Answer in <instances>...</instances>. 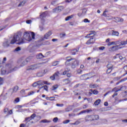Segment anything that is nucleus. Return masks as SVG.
<instances>
[{
	"mask_svg": "<svg viewBox=\"0 0 127 127\" xmlns=\"http://www.w3.org/2000/svg\"><path fill=\"white\" fill-rule=\"evenodd\" d=\"M32 39H35V33L33 32H25L23 34V38L21 37V32H18L13 36L10 41V44H17L20 45L23 43H26V41L30 42Z\"/></svg>",
	"mask_w": 127,
	"mask_h": 127,
	"instance_id": "f257e3e1",
	"label": "nucleus"
},
{
	"mask_svg": "<svg viewBox=\"0 0 127 127\" xmlns=\"http://www.w3.org/2000/svg\"><path fill=\"white\" fill-rule=\"evenodd\" d=\"M32 59V58L31 57H30L25 60L20 59L18 61V63H19V64H20V67H23L24 66H25V65H27V64H28L29 62H30Z\"/></svg>",
	"mask_w": 127,
	"mask_h": 127,
	"instance_id": "f03ea898",
	"label": "nucleus"
},
{
	"mask_svg": "<svg viewBox=\"0 0 127 127\" xmlns=\"http://www.w3.org/2000/svg\"><path fill=\"white\" fill-rule=\"evenodd\" d=\"M43 64V63H39L37 64H33L29 66L28 68H27V71H30L31 70H35L36 69H39L40 67L42 66Z\"/></svg>",
	"mask_w": 127,
	"mask_h": 127,
	"instance_id": "7ed1b4c3",
	"label": "nucleus"
},
{
	"mask_svg": "<svg viewBox=\"0 0 127 127\" xmlns=\"http://www.w3.org/2000/svg\"><path fill=\"white\" fill-rule=\"evenodd\" d=\"M52 35V32L51 31H49L47 33H46L44 35L43 38H41V39L39 40V41H43L44 39H49V37Z\"/></svg>",
	"mask_w": 127,
	"mask_h": 127,
	"instance_id": "20e7f679",
	"label": "nucleus"
},
{
	"mask_svg": "<svg viewBox=\"0 0 127 127\" xmlns=\"http://www.w3.org/2000/svg\"><path fill=\"white\" fill-rule=\"evenodd\" d=\"M122 48H124V47H120L119 45H117L116 46H114L110 48L109 49V51L110 52H114L115 51H118L119 49H122Z\"/></svg>",
	"mask_w": 127,
	"mask_h": 127,
	"instance_id": "39448f33",
	"label": "nucleus"
},
{
	"mask_svg": "<svg viewBox=\"0 0 127 127\" xmlns=\"http://www.w3.org/2000/svg\"><path fill=\"white\" fill-rule=\"evenodd\" d=\"M59 78V72H55L52 76L50 77V79H51L53 81H54L55 79H58Z\"/></svg>",
	"mask_w": 127,
	"mask_h": 127,
	"instance_id": "423d86ee",
	"label": "nucleus"
},
{
	"mask_svg": "<svg viewBox=\"0 0 127 127\" xmlns=\"http://www.w3.org/2000/svg\"><path fill=\"white\" fill-rule=\"evenodd\" d=\"M95 41H96V39L91 38L87 41L86 44H87V45H90V44H94V43H95Z\"/></svg>",
	"mask_w": 127,
	"mask_h": 127,
	"instance_id": "0eeeda50",
	"label": "nucleus"
},
{
	"mask_svg": "<svg viewBox=\"0 0 127 127\" xmlns=\"http://www.w3.org/2000/svg\"><path fill=\"white\" fill-rule=\"evenodd\" d=\"M79 65V61L77 60H74V62H72L71 64V68L72 69H74V68H76L77 66H78Z\"/></svg>",
	"mask_w": 127,
	"mask_h": 127,
	"instance_id": "6e6552de",
	"label": "nucleus"
},
{
	"mask_svg": "<svg viewBox=\"0 0 127 127\" xmlns=\"http://www.w3.org/2000/svg\"><path fill=\"white\" fill-rule=\"evenodd\" d=\"M85 122H93L92 115L86 116L85 118Z\"/></svg>",
	"mask_w": 127,
	"mask_h": 127,
	"instance_id": "1a4fd4ad",
	"label": "nucleus"
},
{
	"mask_svg": "<svg viewBox=\"0 0 127 127\" xmlns=\"http://www.w3.org/2000/svg\"><path fill=\"white\" fill-rule=\"evenodd\" d=\"M91 33H90V34H87L86 36H85V38H90V37H91V35H92L91 36V37H94V36L95 35V31H91Z\"/></svg>",
	"mask_w": 127,
	"mask_h": 127,
	"instance_id": "9d476101",
	"label": "nucleus"
},
{
	"mask_svg": "<svg viewBox=\"0 0 127 127\" xmlns=\"http://www.w3.org/2000/svg\"><path fill=\"white\" fill-rule=\"evenodd\" d=\"M92 118V121H98L100 117L98 115H91Z\"/></svg>",
	"mask_w": 127,
	"mask_h": 127,
	"instance_id": "9b49d317",
	"label": "nucleus"
},
{
	"mask_svg": "<svg viewBox=\"0 0 127 127\" xmlns=\"http://www.w3.org/2000/svg\"><path fill=\"white\" fill-rule=\"evenodd\" d=\"M66 61L65 63V64H67V63H70L71 61H72V60H74V59L71 58V57H67L66 58Z\"/></svg>",
	"mask_w": 127,
	"mask_h": 127,
	"instance_id": "f8f14e48",
	"label": "nucleus"
},
{
	"mask_svg": "<svg viewBox=\"0 0 127 127\" xmlns=\"http://www.w3.org/2000/svg\"><path fill=\"white\" fill-rule=\"evenodd\" d=\"M127 40L126 41H119V45L120 46L127 45Z\"/></svg>",
	"mask_w": 127,
	"mask_h": 127,
	"instance_id": "ddd939ff",
	"label": "nucleus"
},
{
	"mask_svg": "<svg viewBox=\"0 0 127 127\" xmlns=\"http://www.w3.org/2000/svg\"><path fill=\"white\" fill-rule=\"evenodd\" d=\"M3 46L4 47H8V46H9V42H8V40H6L5 42L3 43Z\"/></svg>",
	"mask_w": 127,
	"mask_h": 127,
	"instance_id": "4468645a",
	"label": "nucleus"
},
{
	"mask_svg": "<svg viewBox=\"0 0 127 127\" xmlns=\"http://www.w3.org/2000/svg\"><path fill=\"white\" fill-rule=\"evenodd\" d=\"M61 11L62 10L59 8H58V6L53 9V12L58 13Z\"/></svg>",
	"mask_w": 127,
	"mask_h": 127,
	"instance_id": "2eb2a0df",
	"label": "nucleus"
},
{
	"mask_svg": "<svg viewBox=\"0 0 127 127\" xmlns=\"http://www.w3.org/2000/svg\"><path fill=\"white\" fill-rule=\"evenodd\" d=\"M45 57L42 54L40 53L36 56L37 59H42V58H44Z\"/></svg>",
	"mask_w": 127,
	"mask_h": 127,
	"instance_id": "dca6fc26",
	"label": "nucleus"
},
{
	"mask_svg": "<svg viewBox=\"0 0 127 127\" xmlns=\"http://www.w3.org/2000/svg\"><path fill=\"white\" fill-rule=\"evenodd\" d=\"M119 32L115 31L114 30L112 31V35L113 36H119Z\"/></svg>",
	"mask_w": 127,
	"mask_h": 127,
	"instance_id": "f3484780",
	"label": "nucleus"
},
{
	"mask_svg": "<svg viewBox=\"0 0 127 127\" xmlns=\"http://www.w3.org/2000/svg\"><path fill=\"white\" fill-rule=\"evenodd\" d=\"M74 16H75V15H74V14L71 15L70 16H68L65 18V20L66 21H68V20H70V19H71V18H73V17H74Z\"/></svg>",
	"mask_w": 127,
	"mask_h": 127,
	"instance_id": "a211bd4d",
	"label": "nucleus"
},
{
	"mask_svg": "<svg viewBox=\"0 0 127 127\" xmlns=\"http://www.w3.org/2000/svg\"><path fill=\"white\" fill-rule=\"evenodd\" d=\"M51 43L49 41H45L42 43L41 45H50Z\"/></svg>",
	"mask_w": 127,
	"mask_h": 127,
	"instance_id": "6ab92c4d",
	"label": "nucleus"
},
{
	"mask_svg": "<svg viewBox=\"0 0 127 127\" xmlns=\"http://www.w3.org/2000/svg\"><path fill=\"white\" fill-rule=\"evenodd\" d=\"M111 44H112V45H116V46L117 45H119L120 41L111 42Z\"/></svg>",
	"mask_w": 127,
	"mask_h": 127,
	"instance_id": "aec40b11",
	"label": "nucleus"
},
{
	"mask_svg": "<svg viewBox=\"0 0 127 127\" xmlns=\"http://www.w3.org/2000/svg\"><path fill=\"white\" fill-rule=\"evenodd\" d=\"M90 92H92L94 95H98V94H99V91L97 90H93V89H90Z\"/></svg>",
	"mask_w": 127,
	"mask_h": 127,
	"instance_id": "412c9836",
	"label": "nucleus"
},
{
	"mask_svg": "<svg viewBox=\"0 0 127 127\" xmlns=\"http://www.w3.org/2000/svg\"><path fill=\"white\" fill-rule=\"evenodd\" d=\"M41 123H43L44 124H48L49 123H51V121H49L46 119H44L41 121Z\"/></svg>",
	"mask_w": 127,
	"mask_h": 127,
	"instance_id": "4be33fe9",
	"label": "nucleus"
},
{
	"mask_svg": "<svg viewBox=\"0 0 127 127\" xmlns=\"http://www.w3.org/2000/svg\"><path fill=\"white\" fill-rule=\"evenodd\" d=\"M70 71V68H66L65 69V70L63 72V75H66L67 74V72H69Z\"/></svg>",
	"mask_w": 127,
	"mask_h": 127,
	"instance_id": "5701e85b",
	"label": "nucleus"
},
{
	"mask_svg": "<svg viewBox=\"0 0 127 127\" xmlns=\"http://www.w3.org/2000/svg\"><path fill=\"white\" fill-rule=\"evenodd\" d=\"M40 18L41 19H43L44 17H46V13L45 12H43L42 14H41L40 15Z\"/></svg>",
	"mask_w": 127,
	"mask_h": 127,
	"instance_id": "b1692460",
	"label": "nucleus"
},
{
	"mask_svg": "<svg viewBox=\"0 0 127 127\" xmlns=\"http://www.w3.org/2000/svg\"><path fill=\"white\" fill-rule=\"evenodd\" d=\"M25 3H26V1H25V0L21 2H20V3L18 4V6H23V5H24V4H25Z\"/></svg>",
	"mask_w": 127,
	"mask_h": 127,
	"instance_id": "393cba45",
	"label": "nucleus"
},
{
	"mask_svg": "<svg viewBox=\"0 0 127 127\" xmlns=\"http://www.w3.org/2000/svg\"><path fill=\"white\" fill-rule=\"evenodd\" d=\"M44 75V73L42 71L39 72L37 74V77H42Z\"/></svg>",
	"mask_w": 127,
	"mask_h": 127,
	"instance_id": "a878e982",
	"label": "nucleus"
},
{
	"mask_svg": "<svg viewBox=\"0 0 127 127\" xmlns=\"http://www.w3.org/2000/svg\"><path fill=\"white\" fill-rule=\"evenodd\" d=\"M58 87H59L58 84H56L55 85H53L52 88V91H54L56 90V89H58Z\"/></svg>",
	"mask_w": 127,
	"mask_h": 127,
	"instance_id": "bb28decb",
	"label": "nucleus"
},
{
	"mask_svg": "<svg viewBox=\"0 0 127 127\" xmlns=\"http://www.w3.org/2000/svg\"><path fill=\"white\" fill-rule=\"evenodd\" d=\"M101 103V99H98L94 102V105L95 106H98Z\"/></svg>",
	"mask_w": 127,
	"mask_h": 127,
	"instance_id": "cd10ccee",
	"label": "nucleus"
},
{
	"mask_svg": "<svg viewBox=\"0 0 127 127\" xmlns=\"http://www.w3.org/2000/svg\"><path fill=\"white\" fill-rule=\"evenodd\" d=\"M89 87L91 89H95V88H97V84H90Z\"/></svg>",
	"mask_w": 127,
	"mask_h": 127,
	"instance_id": "c85d7f7f",
	"label": "nucleus"
},
{
	"mask_svg": "<svg viewBox=\"0 0 127 127\" xmlns=\"http://www.w3.org/2000/svg\"><path fill=\"white\" fill-rule=\"evenodd\" d=\"M38 86H43V85H44L43 81H42V80L38 81Z\"/></svg>",
	"mask_w": 127,
	"mask_h": 127,
	"instance_id": "c756f323",
	"label": "nucleus"
},
{
	"mask_svg": "<svg viewBox=\"0 0 127 127\" xmlns=\"http://www.w3.org/2000/svg\"><path fill=\"white\" fill-rule=\"evenodd\" d=\"M116 88H114L113 90H112V92H115V93H118V92H119V91H122V89H123V87H121L120 89H119L117 90H115Z\"/></svg>",
	"mask_w": 127,
	"mask_h": 127,
	"instance_id": "7c9ffc66",
	"label": "nucleus"
},
{
	"mask_svg": "<svg viewBox=\"0 0 127 127\" xmlns=\"http://www.w3.org/2000/svg\"><path fill=\"white\" fill-rule=\"evenodd\" d=\"M76 52H78V50L77 49H74L72 50L71 52L72 55H75Z\"/></svg>",
	"mask_w": 127,
	"mask_h": 127,
	"instance_id": "2f4dec72",
	"label": "nucleus"
},
{
	"mask_svg": "<svg viewBox=\"0 0 127 127\" xmlns=\"http://www.w3.org/2000/svg\"><path fill=\"white\" fill-rule=\"evenodd\" d=\"M86 76H88V74H83L81 75V77L83 78V80H88V79H90L89 77H87L86 78H85V77H86Z\"/></svg>",
	"mask_w": 127,
	"mask_h": 127,
	"instance_id": "473e14b6",
	"label": "nucleus"
},
{
	"mask_svg": "<svg viewBox=\"0 0 127 127\" xmlns=\"http://www.w3.org/2000/svg\"><path fill=\"white\" fill-rule=\"evenodd\" d=\"M58 63H59V62L58 61L54 62L52 63V66H57V65H58Z\"/></svg>",
	"mask_w": 127,
	"mask_h": 127,
	"instance_id": "72a5a7b5",
	"label": "nucleus"
},
{
	"mask_svg": "<svg viewBox=\"0 0 127 127\" xmlns=\"http://www.w3.org/2000/svg\"><path fill=\"white\" fill-rule=\"evenodd\" d=\"M34 93H35V92L34 91H30V92H28L27 95L26 96V97H28V96H31L32 95H33V94H34Z\"/></svg>",
	"mask_w": 127,
	"mask_h": 127,
	"instance_id": "f704fd0d",
	"label": "nucleus"
},
{
	"mask_svg": "<svg viewBox=\"0 0 127 127\" xmlns=\"http://www.w3.org/2000/svg\"><path fill=\"white\" fill-rule=\"evenodd\" d=\"M18 90V86H15L13 89V92L14 93L16 92V91Z\"/></svg>",
	"mask_w": 127,
	"mask_h": 127,
	"instance_id": "c9c22d12",
	"label": "nucleus"
},
{
	"mask_svg": "<svg viewBox=\"0 0 127 127\" xmlns=\"http://www.w3.org/2000/svg\"><path fill=\"white\" fill-rule=\"evenodd\" d=\"M31 118H30V117H27L25 119V122H27V123H28V122H30V121H31Z\"/></svg>",
	"mask_w": 127,
	"mask_h": 127,
	"instance_id": "e433bc0d",
	"label": "nucleus"
},
{
	"mask_svg": "<svg viewBox=\"0 0 127 127\" xmlns=\"http://www.w3.org/2000/svg\"><path fill=\"white\" fill-rule=\"evenodd\" d=\"M107 67L108 69H112V68H113V65H112V64H107Z\"/></svg>",
	"mask_w": 127,
	"mask_h": 127,
	"instance_id": "4c0bfd02",
	"label": "nucleus"
},
{
	"mask_svg": "<svg viewBox=\"0 0 127 127\" xmlns=\"http://www.w3.org/2000/svg\"><path fill=\"white\" fill-rule=\"evenodd\" d=\"M113 19H115V22H119L120 18L114 17H113Z\"/></svg>",
	"mask_w": 127,
	"mask_h": 127,
	"instance_id": "58836bf2",
	"label": "nucleus"
},
{
	"mask_svg": "<svg viewBox=\"0 0 127 127\" xmlns=\"http://www.w3.org/2000/svg\"><path fill=\"white\" fill-rule=\"evenodd\" d=\"M42 88H44V90L48 92V86L47 85L43 86Z\"/></svg>",
	"mask_w": 127,
	"mask_h": 127,
	"instance_id": "ea45409f",
	"label": "nucleus"
},
{
	"mask_svg": "<svg viewBox=\"0 0 127 127\" xmlns=\"http://www.w3.org/2000/svg\"><path fill=\"white\" fill-rule=\"evenodd\" d=\"M35 117H36V114H35V113H34L30 117V118H31V120H33V119H34Z\"/></svg>",
	"mask_w": 127,
	"mask_h": 127,
	"instance_id": "a19ab883",
	"label": "nucleus"
},
{
	"mask_svg": "<svg viewBox=\"0 0 127 127\" xmlns=\"http://www.w3.org/2000/svg\"><path fill=\"white\" fill-rule=\"evenodd\" d=\"M33 87H37V86H38V81H37L36 82H34L33 84H32Z\"/></svg>",
	"mask_w": 127,
	"mask_h": 127,
	"instance_id": "79ce46f5",
	"label": "nucleus"
},
{
	"mask_svg": "<svg viewBox=\"0 0 127 127\" xmlns=\"http://www.w3.org/2000/svg\"><path fill=\"white\" fill-rule=\"evenodd\" d=\"M6 25L5 26H2L0 27V31H1V30H3V29H4V28H6Z\"/></svg>",
	"mask_w": 127,
	"mask_h": 127,
	"instance_id": "37998d69",
	"label": "nucleus"
},
{
	"mask_svg": "<svg viewBox=\"0 0 127 127\" xmlns=\"http://www.w3.org/2000/svg\"><path fill=\"white\" fill-rule=\"evenodd\" d=\"M44 85H51V83H49L47 81H43Z\"/></svg>",
	"mask_w": 127,
	"mask_h": 127,
	"instance_id": "c03bdc74",
	"label": "nucleus"
},
{
	"mask_svg": "<svg viewBox=\"0 0 127 127\" xmlns=\"http://www.w3.org/2000/svg\"><path fill=\"white\" fill-rule=\"evenodd\" d=\"M8 108H4V114H7V113H8Z\"/></svg>",
	"mask_w": 127,
	"mask_h": 127,
	"instance_id": "a18cd8bd",
	"label": "nucleus"
},
{
	"mask_svg": "<svg viewBox=\"0 0 127 127\" xmlns=\"http://www.w3.org/2000/svg\"><path fill=\"white\" fill-rule=\"evenodd\" d=\"M3 84V79L0 77V85H2Z\"/></svg>",
	"mask_w": 127,
	"mask_h": 127,
	"instance_id": "49530a36",
	"label": "nucleus"
},
{
	"mask_svg": "<svg viewBox=\"0 0 127 127\" xmlns=\"http://www.w3.org/2000/svg\"><path fill=\"white\" fill-rule=\"evenodd\" d=\"M84 22H85V23H87V22H88V23H90V20H89L88 19L85 18L83 20Z\"/></svg>",
	"mask_w": 127,
	"mask_h": 127,
	"instance_id": "de8ad7c7",
	"label": "nucleus"
},
{
	"mask_svg": "<svg viewBox=\"0 0 127 127\" xmlns=\"http://www.w3.org/2000/svg\"><path fill=\"white\" fill-rule=\"evenodd\" d=\"M86 113H87V110H83L79 113V115H82V114H85Z\"/></svg>",
	"mask_w": 127,
	"mask_h": 127,
	"instance_id": "09e8293b",
	"label": "nucleus"
},
{
	"mask_svg": "<svg viewBox=\"0 0 127 127\" xmlns=\"http://www.w3.org/2000/svg\"><path fill=\"white\" fill-rule=\"evenodd\" d=\"M70 123L69 120H67L63 122V124H69Z\"/></svg>",
	"mask_w": 127,
	"mask_h": 127,
	"instance_id": "8fccbe9b",
	"label": "nucleus"
},
{
	"mask_svg": "<svg viewBox=\"0 0 127 127\" xmlns=\"http://www.w3.org/2000/svg\"><path fill=\"white\" fill-rule=\"evenodd\" d=\"M58 121V118H57V117H56V118H54L53 120L54 123H57Z\"/></svg>",
	"mask_w": 127,
	"mask_h": 127,
	"instance_id": "3c124183",
	"label": "nucleus"
},
{
	"mask_svg": "<svg viewBox=\"0 0 127 127\" xmlns=\"http://www.w3.org/2000/svg\"><path fill=\"white\" fill-rule=\"evenodd\" d=\"M56 2H57V0H54L51 2V4L53 5H55L56 4Z\"/></svg>",
	"mask_w": 127,
	"mask_h": 127,
	"instance_id": "603ef678",
	"label": "nucleus"
},
{
	"mask_svg": "<svg viewBox=\"0 0 127 127\" xmlns=\"http://www.w3.org/2000/svg\"><path fill=\"white\" fill-rule=\"evenodd\" d=\"M54 100H55V97H54V96L51 97L49 98L50 101H54Z\"/></svg>",
	"mask_w": 127,
	"mask_h": 127,
	"instance_id": "864d4df0",
	"label": "nucleus"
},
{
	"mask_svg": "<svg viewBox=\"0 0 127 127\" xmlns=\"http://www.w3.org/2000/svg\"><path fill=\"white\" fill-rule=\"evenodd\" d=\"M7 115H12V110H10V111L8 110V113H7Z\"/></svg>",
	"mask_w": 127,
	"mask_h": 127,
	"instance_id": "5fc2aeb1",
	"label": "nucleus"
},
{
	"mask_svg": "<svg viewBox=\"0 0 127 127\" xmlns=\"http://www.w3.org/2000/svg\"><path fill=\"white\" fill-rule=\"evenodd\" d=\"M112 72V69L108 68L106 71L107 74H110Z\"/></svg>",
	"mask_w": 127,
	"mask_h": 127,
	"instance_id": "6e6d98bb",
	"label": "nucleus"
},
{
	"mask_svg": "<svg viewBox=\"0 0 127 127\" xmlns=\"http://www.w3.org/2000/svg\"><path fill=\"white\" fill-rule=\"evenodd\" d=\"M21 50V49H20V47H18L17 48H16L15 49V51H20Z\"/></svg>",
	"mask_w": 127,
	"mask_h": 127,
	"instance_id": "4d7b16f0",
	"label": "nucleus"
},
{
	"mask_svg": "<svg viewBox=\"0 0 127 127\" xmlns=\"http://www.w3.org/2000/svg\"><path fill=\"white\" fill-rule=\"evenodd\" d=\"M26 23H27V24H30V23H31L32 21L31 20H28L26 21Z\"/></svg>",
	"mask_w": 127,
	"mask_h": 127,
	"instance_id": "13d9d810",
	"label": "nucleus"
},
{
	"mask_svg": "<svg viewBox=\"0 0 127 127\" xmlns=\"http://www.w3.org/2000/svg\"><path fill=\"white\" fill-rule=\"evenodd\" d=\"M91 112H92V109H91L86 110V113H87V114H89V113H91Z\"/></svg>",
	"mask_w": 127,
	"mask_h": 127,
	"instance_id": "bf43d9fd",
	"label": "nucleus"
},
{
	"mask_svg": "<svg viewBox=\"0 0 127 127\" xmlns=\"http://www.w3.org/2000/svg\"><path fill=\"white\" fill-rule=\"evenodd\" d=\"M58 8H59L62 11L64 8V6H59Z\"/></svg>",
	"mask_w": 127,
	"mask_h": 127,
	"instance_id": "052dcab7",
	"label": "nucleus"
},
{
	"mask_svg": "<svg viewBox=\"0 0 127 127\" xmlns=\"http://www.w3.org/2000/svg\"><path fill=\"white\" fill-rule=\"evenodd\" d=\"M64 106V104H57V107H63Z\"/></svg>",
	"mask_w": 127,
	"mask_h": 127,
	"instance_id": "680f3d73",
	"label": "nucleus"
},
{
	"mask_svg": "<svg viewBox=\"0 0 127 127\" xmlns=\"http://www.w3.org/2000/svg\"><path fill=\"white\" fill-rule=\"evenodd\" d=\"M83 72V70L82 69H78L77 70V73L78 74H81Z\"/></svg>",
	"mask_w": 127,
	"mask_h": 127,
	"instance_id": "e2e57ef3",
	"label": "nucleus"
},
{
	"mask_svg": "<svg viewBox=\"0 0 127 127\" xmlns=\"http://www.w3.org/2000/svg\"><path fill=\"white\" fill-rule=\"evenodd\" d=\"M127 77L125 78H124L123 79H121L120 80V82H121V83H122V82H125V81H127Z\"/></svg>",
	"mask_w": 127,
	"mask_h": 127,
	"instance_id": "0e129e2a",
	"label": "nucleus"
},
{
	"mask_svg": "<svg viewBox=\"0 0 127 127\" xmlns=\"http://www.w3.org/2000/svg\"><path fill=\"white\" fill-rule=\"evenodd\" d=\"M15 102H16V103H18V102H19V98H16L15 99Z\"/></svg>",
	"mask_w": 127,
	"mask_h": 127,
	"instance_id": "69168bd1",
	"label": "nucleus"
},
{
	"mask_svg": "<svg viewBox=\"0 0 127 127\" xmlns=\"http://www.w3.org/2000/svg\"><path fill=\"white\" fill-rule=\"evenodd\" d=\"M99 50H104L105 49V47H100L99 48Z\"/></svg>",
	"mask_w": 127,
	"mask_h": 127,
	"instance_id": "338daca9",
	"label": "nucleus"
},
{
	"mask_svg": "<svg viewBox=\"0 0 127 127\" xmlns=\"http://www.w3.org/2000/svg\"><path fill=\"white\" fill-rule=\"evenodd\" d=\"M124 21V19L122 18H119V22H123Z\"/></svg>",
	"mask_w": 127,
	"mask_h": 127,
	"instance_id": "774afa93",
	"label": "nucleus"
}]
</instances>
